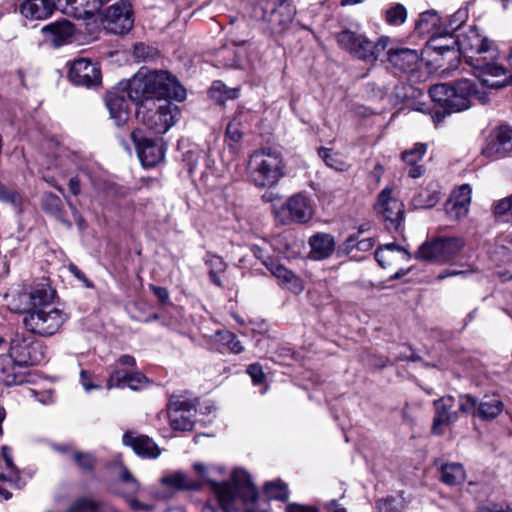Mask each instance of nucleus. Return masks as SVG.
<instances>
[{
	"instance_id": "nucleus-1",
	"label": "nucleus",
	"mask_w": 512,
	"mask_h": 512,
	"mask_svg": "<svg viewBox=\"0 0 512 512\" xmlns=\"http://www.w3.org/2000/svg\"><path fill=\"white\" fill-rule=\"evenodd\" d=\"M456 44L458 55L463 54L482 85L498 89L510 83L507 69L497 61L499 50L496 44L476 27L469 26L467 31L457 35Z\"/></svg>"
},
{
	"instance_id": "nucleus-2",
	"label": "nucleus",
	"mask_w": 512,
	"mask_h": 512,
	"mask_svg": "<svg viewBox=\"0 0 512 512\" xmlns=\"http://www.w3.org/2000/svg\"><path fill=\"white\" fill-rule=\"evenodd\" d=\"M55 290L47 282L37 284L31 292L23 294L28 307L23 324L32 334L50 337L67 321V314L52 305Z\"/></svg>"
},
{
	"instance_id": "nucleus-3",
	"label": "nucleus",
	"mask_w": 512,
	"mask_h": 512,
	"mask_svg": "<svg viewBox=\"0 0 512 512\" xmlns=\"http://www.w3.org/2000/svg\"><path fill=\"white\" fill-rule=\"evenodd\" d=\"M213 493L217 499V506L207 503L202 512H239L237 510L239 501H242L245 506L243 512H268L255 507L258 491L249 473L243 469H235L231 475V481L213 483Z\"/></svg>"
},
{
	"instance_id": "nucleus-4",
	"label": "nucleus",
	"mask_w": 512,
	"mask_h": 512,
	"mask_svg": "<svg viewBox=\"0 0 512 512\" xmlns=\"http://www.w3.org/2000/svg\"><path fill=\"white\" fill-rule=\"evenodd\" d=\"M281 152L271 148L254 151L249 160L250 179L255 186L271 188L284 176Z\"/></svg>"
},
{
	"instance_id": "nucleus-5",
	"label": "nucleus",
	"mask_w": 512,
	"mask_h": 512,
	"mask_svg": "<svg viewBox=\"0 0 512 512\" xmlns=\"http://www.w3.org/2000/svg\"><path fill=\"white\" fill-rule=\"evenodd\" d=\"M337 43L350 54L366 62H374L387 48L390 38L382 36L377 43L368 40L364 35L351 30H343L336 35Z\"/></svg>"
},
{
	"instance_id": "nucleus-6",
	"label": "nucleus",
	"mask_w": 512,
	"mask_h": 512,
	"mask_svg": "<svg viewBox=\"0 0 512 512\" xmlns=\"http://www.w3.org/2000/svg\"><path fill=\"white\" fill-rule=\"evenodd\" d=\"M456 39H454L447 28H444V33L431 36L422 49L421 63L425 64L428 68L439 69L445 66V62L458 61Z\"/></svg>"
},
{
	"instance_id": "nucleus-7",
	"label": "nucleus",
	"mask_w": 512,
	"mask_h": 512,
	"mask_svg": "<svg viewBox=\"0 0 512 512\" xmlns=\"http://www.w3.org/2000/svg\"><path fill=\"white\" fill-rule=\"evenodd\" d=\"M295 13L288 0H259L252 7L251 17L267 22L271 30L279 32L292 22Z\"/></svg>"
},
{
	"instance_id": "nucleus-8",
	"label": "nucleus",
	"mask_w": 512,
	"mask_h": 512,
	"mask_svg": "<svg viewBox=\"0 0 512 512\" xmlns=\"http://www.w3.org/2000/svg\"><path fill=\"white\" fill-rule=\"evenodd\" d=\"M176 115L177 107L170 102L159 106L140 105L135 112L137 121L156 135L166 133L175 124Z\"/></svg>"
},
{
	"instance_id": "nucleus-9",
	"label": "nucleus",
	"mask_w": 512,
	"mask_h": 512,
	"mask_svg": "<svg viewBox=\"0 0 512 512\" xmlns=\"http://www.w3.org/2000/svg\"><path fill=\"white\" fill-rule=\"evenodd\" d=\"M393 191L392 185L384 187L378 194L373 209L387 231L398 232L404 220V204L393 196Z\"/></svg>"
},
{
	"instance_id": "nucleus-10",
	"label": "nucleus",
	"mask_w": 512,
	"mask_h": 512,
	"mask_svg": "<svg viewBox=\"0 0 512 512\" xmlns=\"http://www.w3.org/2000/svg\"><path fill=\"white\" fill-rule=\"evenodd\" d=\"M18 365L24 368L40 364L45 358V349L41 342L32 336L15 334L10 342L9 354Z\"/></svg>"
},
{
	"instance_id": "nucleus-11",
	"label": "nucleus",
	"mask_w": 512,
	"mask_h": 512,
	"mask_svg": "<svg viewBox=\"0 0 512 512\" xmlns=\"http://www.w3.org/2000/svg\"><path fill=\"white\" fill-rule=\"evenodd\" d=\"M504 408V404L497 395H485L480 400L466 394L459 397L458 410L464 414H470L483 421H491L498 417Z\"/></svg>"
},
{
	"instance_id": "nucleus-12",
	"label": "nucleus",
	"mask_w": 512,
	"mask_h": 512,
	"mask_svg": "<svg viewBox=\"0 0 512 512\" xmlns=\"http://www.w3.org/2000/svg\"><path fill=\"white\" fill-rule=\"evenodd\" d=\"M464 242L458 237H437L425 242L418 249V257L438 263L453 259L462 250Z\"/></svg>"
},
{
	"instance_id": "nucleus-13",
	"label": "nucleus",
	"mask_w": 512,
	"mask_h": 512,
	"mask_svg": "<svg viewBox=\"0 0 512 512\" xmlns=\"http://www.w3.org/2000/svg\"><path fill=\"white\" fill-rule=\"evenodd\" d=\"M149 79L155 102L163 99H174L177 101L185 99V88L170 72L149 69Z\"/></svg>"
},
{
	"instance_id": "nucleus-14",
	"label": "nucleus",
	"mask_w": 512,
	"mask_h": 512,
	"mask_svg": "<svg viewBox=\"0 0 512 512\" xmlns=\"http://www.w3.org/2000/svg\"><path fill=\"white\" fill-rule=\"evenodd\" d=\"M196 404L181 396H172L168 404L169 423L175 431H191L195 424Z\"/></svg>"
},
{
	"instance_id": "nucleus-15",
	"label": "nucleus",
	"mask_w": 512,
	"mask_h": 512,
	"mask_svg": "<svg viewBox=\"0 0 512 512\" xmlns=\"http://www.w3.org/2000/svg\"><path fill=\"white\" fill-rule=\"evenodd\" d=\"M276 216L284 225L309 222L313 217V209L310 200L303 194H295L289 197L276 212Z\"/></svg>"
},
{
	"instance_id": "nucleus-16",
	"label": "nucleus",
	"mask_w": 512,
	"mask_h": 512,
	"mask_svg": "<svg viewBox=\"0 0 512 512\" xmlns=\"http://www.w3.org/2000/svg\"><path fill=\"white\" fill-rule=\"evenodd\" d=\"M105 29L113 34H124L133 27L132 10L129 2L120 0L110 6L104 18Z\"/></svg>"
},
{
	"instance_id": "nucleus-17",
	"label": "nucleus",
	"mask_w": 512,
	"mask_h": 512,
	"mask_svg": "<svg viewBox=\"0 0 512 512\" xmlns=\"http://www.w3.org/2000/svg\"><path fill=\"white\" fill-rule=\"evenodd\" d=\"M131 138L143 166L154 167L163 160L164 150L158 140L144 136L141 129L133 130Z\"/></svg>"
},
{
	"instance_id": "nucleus-18",
	"label": "nucleus",
	"mask_w": 512,
	"mask_h": 512,
	"mask_svg": "<svg viewBox=\"0 0 512 512\" xmlns=\"http://www.w3.org/2000/svg\"><path fill=\"white\" fill-rule=\"evenodd\" d=\"M151 88L149 68L141 67L129 80L126 90L129 99L136 105V107L147 104H153V106H155V100Z\"/></svg>"
},
{
	"instance_id": "nucleus-19",
	"label": "nucleus",
	"mask_w": 512,
	"mask_h": 512,
	"mask_svg": "<svg viewBox=\"0 0 512 512\" xmlns=\"http://www.w3.org/2000/svg\"><path fill=\"white\" fill-rule=\"evenodd\" d=\"M68 79L77 86L92 87L101 83V70L97 63L80 58L72 62Z\"/></svg>"
},
{
	"instance_id": "nucleus-20",
	"label": "nucleus",
	"mask_w": 512,
	"mask_h": 512,
	"mask_svg": "<svg viewBox=\"0 0 512 512\" xmlns=\"http://www.w3.org/2000/svg\"><path fill=\"white\" fill-rule=\"evenodd\" d=\"M477 94L474 83L469 79H461L451 86L445 110L449 113L460 112L470 107V98Z\"/></svg>"
},
{
	"instance_id": "nucleus-21",
	"label": "nucleus",
	"mask_w": 512,
	"mask_h": 512,
	"mask_svg": "<svg viewBox=\"0 0 512 512\" xmlns=\"http://www.w3.org/2000/svg\"><path fill=\"white\" fill-rule=\"evenodd\" d=\"M511 151L512 129L508 127H500L490 135L482 148V154L490 158L504 157Z\"/></svg>"
},
{
	"instance_id": "nucleus-22",
	"label": "nucleus",
	"mask_w": 512,
	"mask_h": 512,
	"mask_svg": "<svg viewBox=\"0 0 512 512\" xmlns=\"http://www.w3.org/2000/svg\"><path fill=\"white\" fill-rule=\"evenodd\" d=\"M472 189L468 184L461 185L445 203L446 214L454 220H460L468 214Z\"/></svg>"
},
{
	"instance_id": "nucleus-23",
	"label": "nucleus",
	"mask_w": 512,
	"mask_h": 512,
	"mask_svg": "<svg viewBox=\"0 0 512 512\" xmlns=\"http://www.w3.org/2000/svg\"><path fill=\"white\" fill-rule=\"evenodd\" d=\"M435 418L432 426L434 434L442 433V426L450 425L458 420V411L455 408V399L444 396L434 402Z\"/></svg>"
},
{
	"instance_id": "nucleus-24",
	"label": "nucleus",
	"mask_w": 512,
	"mask_h": 512,
	"mask_svg": "<svg viewBox=\"0 0 512 512\" xmlns=\"http://www.w3.org/2000/svg\"><path fill=\"white\" fill-rule=\"evenodd\" d=\"M56 6L68 16L85 19L100 10V0H56Z\"/></svg>"
},
{
	"instance_id": "nucleus-25",
	"label": "nucleus",
	"mask_w": 512,
	"mask_h": 512,
	"mask_svg": "<svg viewBox=\"0 0 512 512\" xmlns=\"http://www.w3.org/2000/svg\"><path fill=\"white\" fill-rule=\"evenodd\" d=\"M26 368L18 365L14 358L0 355V383L6 386L20 385L26 382Z\"/></svg>"
},
{
	"instance_id": "nucleus-26",
	"label": "nucleus",
	"mask_w": 512,
	"mask_h": 512,
	"mask_svg": "<svg viewBox=\"0 0 512 512\" xmlns=\"http://www.w3.org/2000/svg\"><path fill=\"white\" fill-rule=\"evenodd\" d=\"M124 445L129 446L133 451L142 457L157 458L160 449L157 444L146 435H134L133 432H126L122 437Z\"/></svg>"
},
{
	"instance_id": "nucleus-27",
	"label": "nucleus",
	"mask_w": 512,
	"mask_h": 512,
	"mask_svg": "<svg viewBox=\"0 0 512 512\" xmlns=\"http://www.w3.org/2000/svg\"><path fill=\"white\" fill-rule=\"evenodd\" d=\"M160 483L171 492L178 491H198L202 488V482L190 477L183 471H174L163 475Z\"/></svg>"
},
{
	"instance_id": "nucleus-28",
	"label": "nucleus",
	"mask_w": 512,
	"mask_h": 512,
	"mask_svg": "<svg viewBox=\"0 0 512 512\" xmlns=\"http://www.w3.org/2000/svg\"><path fill=\"white\" fill-rule=\"evenodd\" d=\"M375 259L382 268H388L399 261H408L410 253L395 242H391L377 248Z\"/></svg>"
},
{
	"instance_id": "nucleus-29",
	"label": "nucleus",
	"mask_w": 512,
	"mask_h": 512,
	"mask_svg": "<svg viewBox=\"0 0 512 512\" xmlns=\"http://www.w3.org/2000/svg\"><path fill=\"white\" fill-rule=\"evenodd\" d=\"M57 10L56 0H25L20 7L21 14L31 20H43Z\"/></svg>"
},
{
	"instance_id": "nucleus-30",
	"label": "nucleus",
	"mask_w": 512,
	"mask_h": 512,
	"mask_svg": "<svg viewBox=\"0 0 512 512\" xmlns=\"http://www.w3.org/2000/svg\"><path fill=\"white\" fill-rule=\"evenodd\" d=\"M105 104L117 126H122L127 122L129 107L124 95L118 92H108L105 96Z\"/></svg>"
},
{
	"instance_id": "nucleus-31",
	"label": "nucleus",
	"mask_w": 512,
	"mask_h": 512,
	"mask_svg": "<svg viewBox=\"0 0 512 512\" xmlns=\"http://www.w3.org/2000/svg\"><path fill=\"white\" fill-rule=\"evenodd\" d=\"M42 32L55 47H59L66 44L73 36L74 26L71 22L64 20L44 26Z\"/></svg>"
},
{
	"instance_id": "nucleus-32",
	"label": "nucleus",
	"mask_w": 512,
	"mask_h": 512,
	"mask_svg": "<svg viewBox=\"0 0 512 512\" xmlns=\"http://www.w3.org/2000/svg\"><path fill=\"white\" fill-rule=\"evenodd\" d=\"M435 466L440 472V479L443 483L450 486H456L464 483L466 473L464 467L460 463L444 462L442 459L435 460Z\"/></svg>"
},
{
	"instance_id": "nucleus-33",
	"label": "nucleus",
	"mask_w": 512,
	"mask_h": 512,
	"mask_svg": "<svg viewBox=\"0 0 512 512\" xmlns=\"http://www.w3.org/2000/svg\"><path fill=\"white\" fill-rule=\"evenodd\" d=\"M335 239L331 234L319 232L309 238L311 253L316 260L329 258L335 251Z\"/></svg>"
},
{
	"instance_id": "nucleus-34",
	"label": "nucleus",
	"mask_w": 512,
	"mask_h": 512,
	"mask_svg": "<svg viewBox=\"0 0 512 512\" xmlns=\"http://www.w3.org/2000/svg\"><path fill=\"white\" fill-rule=\"evenodd\" d=\"M388 61L396 69L405 73H413L416 65V50L409 48L390 49Z\"/></svg>"
},
{
	"instance_id": "nucleus-35",
	"label": "nucleus",
	"mask_w": 512,
	"mask_h": 512,
	"mask_svg": "<svg viewBox=\"0 0 512 512\" xmlns=\"http://www.w3.org/2000/svg\"><path fill=\"white\" fill-rule=\"evenodd\" d=\"M444 33L441 18L434 10L425 11L418 19V36H437Z\"/></svg>"
},
{
	"instance_id": "nucleus-36",
	"label": "nucleus",
	"mask_w": 512,
	"mask_h": 512,
	"mask_svg": "<svg viewBox=\"0 0 512 512\" xmlns=\"http://www.w3.org/2000/svg\"><path fill=\"white\" fill-rule=\"evenodd\" d=\"M116 485L117 488L115 489V492L122 497L135 496L141 489L139 481L125 466L121 467L119 479Z\"/></svg>"
},
{
	"instance_id": "nucleus-37",
	"label": "nucleus",
	"mask_w": 512,
	"mask_h": 512,
	"mask_svg": "<svg viewBox=\"0 0 512 512\" xmlns=\"http://www.w3.org/2000/svg\"><path fill=\"white\" fill-rule=\"evenodd\" d=\"M65 512H119L113 506L105 502L95 501L90 498L75 500Z\"/></svg>"
},
{
	"instance_id": "nucleus-38",
	"label": "nucleus",
	"mask_w": 512,
	"mask_h": 512,
	"mask_svg": "<svg viewBox=\"0 0 512 512\" xmlns=\"http://www.w3.org/2000/svg\"><path fill=\"white\" fill-rule=\"evenodd\" d=\"M203 260L205 265L209 268L210 281L217 287H222V281L219 275L224 273L227 268V264L223 258L219 255L208 252Z\"/></svg>"
},
{
	"instance_id": "nucleus-39",
	"label": "nucleus",
	"mask_w": 512,
	"mask_h": 512,
	"mask_svg": "<svg viewBox=\"0 0 512 512\" xmlns=\"http://www.w3.org/2000/svg\"><path fill=\"white\" fill-rule=\"evenodd\" d=\"M41 205L46 213L54 216L57 220L63 223H67L68 226L71 225L64 218L62 200L57 195L51 192L44 193L42 196Z\"/></svg>"
},
{
	"instance_id": "nucleus-40",
	"label": "nucleus",
	"mask_w": 512,
	"mask_h": 512,
	"mask_svg": "<svg viewBox=\"0 0 512 512\" xmlns=\"http://www.w3.org/2000/svg\"><path fill=\"white\" fill-rule=\"evenodd\" d=\"M440 186L437 182L431 181L418 193V207L429 209L434 207L440 200Z\"/></svg>"
},
{
	"instance_id": "nucleus-41",
	"label": "nucleus",
	"mask_w": 512,
	"mask_h": 512,
	"mask_svg": "<svg viewBox=\"0 0 512 512\" xmlns=\"http://www.w3.org/2000/svg\"><path fill=\"white\" fill-rule=\"evenodd\" d=\"M238 88H229L221 81L213 82L209 89V96L219 104H224L227 100H234L239 97Z\"/></svg>"
},
{
	"instance_id": "nucleus-42",
	"label": "nucleus",
	"mask_w": 512,
	"mask_h": 512,
	"mask_svg": "<svg viewBox=\"0 0 512 512\" xmlns=\"http://www.w3.org/2000/svg\"><path fill=\"white\" fill-rule=\"evenodd\" d=\"M264 492L268 498L279 500V501H287L289 498V490L287 484L282 480L267 482L264 485Z\"/></svg>"
},
{
	"instance_id": "nucleus-43",
	"label": "nucleus",
	"mask_w": 512,
	"mask_h": 512,
	"mask_svg": "<svg viewBox=\"0 0 512 512\" xmlns=\"http://www.w3.org/2000/svg\"><path fill=\"white\" fill-rule=\"evenodd\" d=\"M243 117H244V112L238 111L226 127L225 136L234 143L240 142L243 137V131H242Z\"/></svg>"
},
{
	"instance_id": "nucleus-44",
	"label": "nucleus",
	"mask_w": 512,
	"mask_h": 512,
	"mask_svg": "<svg viewBox=\"0 0 512 512\" xmlns=\"http://www.w3.org/2000/svg\"><path fill=\"white\" fill-rule=\"evenodd\" d=\"M318 155L328 167L337 171H344L346 169V163L341 159L338 153H334L331 149L320 147L318 149Z\"/></svg>"
},
{
	"instance_id": "nucleus-45",
	"label": "nucleus",
	"mask_w": 512,
	"mask_h": 512,
	"mask_svg": "<svg viewBox=\"0 0 512 512\" xmlns=\"http://www.w3.org/2000/svg\"><path fill=\"white\" fill-rule=\"evenodd\" d=\"M277 279L281 280L282 283L288 285V288L295 293H300L303 290L301 281L292 271L288 270L282 265L279 271L274 275Z\"/></svg>"
},
{
	"instance_id": "nucleus-46",
	"label": "nucleus",
	"mask_w": 512,
	"mask_h": 512,
	"mask_svg": "<svg viewBox=\"0 0 512 512\" xmlns=\"http://www.w3.org/2000/svg\"><path fill=\"white\" fill-rule=\"evenodd\" d=\"M159 55V51L150 45L144 43H137L133 48V57L137 62H147L154 60Z\"/></svg>"
},
{
	"instance_id": "nucleus-47",
	"label": "nucleus",
	"mask_w": 512,
	"mask_h": 512,
	"mask_svg": "<svg viewBox=\"0 0 512 512\" xmlns=\"http://www.w3.org/2000/svg\"><path fill=\"white\" fill-rule=\"evenodd\" d=\"M72 460L84 472H91L96 465V457L89 452L73 451Z\"/></svg>"
},
{
	"instance_id": "nucleus-48",
	"label": "nucleus",
	"mask_w": 512,
	"mask_h": 512,
	"mask_svg": "<svg viewBox=\"0 0 512 512\" xmlns=\"http://www.w3.org/2000/svg\"><path fill=\"white\" fill-rule=\"evenodd\" d=\"M428 92L432 101L445 109L449 93H451V86L448 84H435L429 88Z\"/></svg>"
},
{
	"instance_id": "nucleus-49",
	"label": "nucleus",
	"mask_w": 512,
	"mask_h": 512,
	"mask_svg": "<svg viewBox=\"0 0 512 512\" xmlns=\"http://www.w3.org/2000/svg\"><path fill=\"white\" fill-rule=\"evenodd\" d=\"M407 19V10L402 4H395L385 14V20L389 25L399 26Z\"/></svg>"
},
{
	"instance_id": "nucleus-50",
	"label": "nucleus",
	"mask_w": 512,
	"mask_h": 512,
	"mask_svg": "<svg viewBox=\"0 0 512 512\" xmlns=\"http://www.w3.org/2000/svg\"><path fill=\"white\" fill-rule=\"evenodd\" d=\"M1 455L5 462V468L15 475V487L22 488L25 483L21 480L20 471L13 462L11 448L6 445L2 446Z\"/></svg>"
},
{
	"instance_id": "nucleus-51",
	"label": "nucleus",
	"mask_w": 512,
	"mask_h": 512,
	"mask_svg": "<svg viewBox=\"0 0 512 512\" xmlns=\"http://www.w3.org/2000/svg\"><path fill=\"white\" fill-rule=\"evenodd\" d=\"M0 201L9 203L13 207L18 208L21 205L22 198L16 190L0 184Z\"/></svg>"
},
{
	"instance_id": "nucleus-52",
	"label": "nucleus",
	"mask_w": 512,
	"mask_h": 512,
	"mask_svg": "<svg viewBox=\"0 0 512 512\" xmlns=\"http://www.w3.org/2000/svg\"><path fill=\"white\" fill-rule=\"evenodd\" d=\"M130 372L116 369L114 370L107 381V388L111 389L114 387L120 388V387H126L128 382Z\"/></svg>"
},
{
	"instance_id": "nucleus-53",
	"label": "nucleus",
	"mask_w": 512,
	"mask_h": 512,
	"mask_svg": "<svg viewBox=\"0 0 512 512\" xmlns=\"http://www.w3.org/2000/svg\"><path fill=\"white\" fill-rule=\"evenodd\" d=\"M221 341L230 349L231 352L239 354L243 351V346L238 337L231 332H224L220 334Z\"/></svg>"
},
{
	"instance_id": "nucleus-54",
	"label": "nucleus",
	"mask_w": 512,
	"mask_h": 512,
	"mask_svg": "<svg viewBox=\"0 0 512 512\" xmlns=\"http://www.w3.org/2000/svg\"><path fill=\"white\" fill-rule=\"evenodd\" d=\"M494 214L498 218L512 216V195L495 203Z\"/></svg>"
},
{
	"instance_id": "nucleus-55",
	"label": "nucleus",
	"mask_w": 512,
	"mask_h": 512,
	"mask_svg": "<svg viewBox=\"0 0 512 512\" xmlns=\"http://www.w3.org/2000/svg\"><path fill=\"white\" fill-rule=\"evenodd\" d=\"M193 468L199 476V478L196 480L201 481L202 486L206 483L209 484L211 489L213 490V483H218V482L210 478V475H209L210 471H209L208 467L203 463H195L193 465ZM223 482L224 481H222L221 483H223Z\"/></svg>"
},
{
	"instance_id": "nucleus-56",
	"label": "nucleus",
	"mask_w": 512,
	"mask_h": 512,
	"mask_svg": "<svg viewBox=\"0 0 512 512\" xmlns=\"http://www.w3.org/2000/svg\"><path fill=\"white\" fill-rule=\"evenodd\" d=\"M148 383V379L140 372H130L127 387L131 390H139Z\"/></svg>"
},
{
	"instance_id": "nucleus-57",
	"label": "nucleus",
	"mask_w": 512,
	"mask_h": 512,
	"mask_svg": "<svg viewBox=\"0 0 512 512\" xmlns=\"http://www.w3.org/2000/svg\"><path fill=\"white\" fill-rule=\"evenodd\" d=\"M247 373L255 385L262 384L266 378L263 368L259 363L250 364L247 368Z\"/></svg>"
},
{
	"instance_id": "nucleus-58",
	"label": "nucleus",
	"mask_w": 512,
	"mask_h": 512,
	"mask_svg": "<svg viewBox=\"0 0 512 512\" xmlns=\"http://www.w3.org/2000/svg\"><path fill=\"white\" fill-rule=\"evenodd\" d=\"M402 160L410 165L408 175L411 178H416V147L406 150L401 154Z\"/></svg>"
},
{
	"instance_id": "nucleus-59",
	"label": "nucleus",
	"mask_w": 512,
	"mask_h": 512,
	"mask_svg": "<svg viewBox=\"0 0 512 512\" xmlns=\"http://www.w3.org/2000/svg\"><path fill=\"white\" fill-rule=\"evenodd\" d=\"M356 244H357V234H351L349 237H347V239L342 243L340 244L338 247H337V254L338 256H347L349 255L353 249L356 248Z\"/></svg>"
},
{
	"instance_id": "nucleus-60",
	"label": "nucleus",
	"mask_w": 512,
	"mask_h": 512,
	"mask_svg": "<svg viewBox=\"0 0 512 512\" xmlns=\"http://www.w3.org/2000/svg\"><path fill=\"white\" fill-rule=\"evenodd\" d=\"M68 270L75 278L81 281L86 288H94L93 282L86 277L85 273L81 271L77 265L70 263L68 265Z\"/></svg>"
},
{
	"instance_id": "nucleus-61",
	"label": "nucleus",
	"mask_w": 512,
	"mask_h": 512,
	"mask_svg": "<svg viewBox=\"0 0 512 512\" xmlns=\"http://www.w3.org/2000/svg\"><path fill=\"white\" fill-rule=\"evenodd\" d=\"M80 382L84 390L87 392H90L93 389H99L101 387L100 384L93 383V375L86 370H82L80 372Z\"/></svg>"
},
{
	"instance_id": "nucleus-62",
	"label": "nucleus",
	"mask_w": 512,
	"mask_h": 512,
	"mask_svg": "<svg viewBox=\"0 0 512 512\" xmlns=\"http://www.w3.org/2000/svg\"><path fill=\"white\" fill-rule=\"evenodd\" d=\"M129 505V507L133 511H152L154 506L151 504H146L138 501L135 496L124 497Z\"/></svg>"
},
{
	"instance_id": "nucleus-63",
	"label": "nucleus",
	"mask_w": 512,
	"mask_h": 512,
	"mask_svg": "<svg viewBox=\"0 0 512 512\" xmlns=\"http://www.w3.org/2000/svg\"><path fill=\"white\" fill-rule=\"evenodd\" d=\"M394 499H381L376 502L378 512H399L394 506Z\"/></svg>"
},
{
	"instance_id": "nucleus-64",
	"label": "nucleus",
	"mask_w": 512,
	"mask_h": 512,
	"mask_svg": "<svg viewBox=\"0 0 512 512\" xmlns=\"http://www.w3.org/2000/svg\"><path fill=\"white\" fill-rule=\"evenodd\" d=\"M150 290L161 303L164 304L169 300V292L165 287L150 285Z\"/></svg>"
}]
</instances>
